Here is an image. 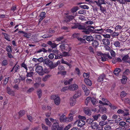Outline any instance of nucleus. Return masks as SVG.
Here are the masks:
<instances>
[{
  "label": "nucleus",
  "mask_w": 130,
  "mask_h": 130,
  "mask_svg": "<svg viewBox=\"0 0 130 130\" xmlns=\"http://www.w3.org/2000/svg\"><path fill=\"white\" fill-rule=\"evenodd\" d=\"M42 52H43L44 53H46L47 52V51L44 48H43L36 51V53H40Z\"/></svg>",
  "instance_id": "27"
},
{
  "label": "nucleus",
  "mask_w": 130,
  "mask_h": 130,
  "mask_svg": "<svg viewBox=\"0 0 130 130\" xmlns=\"http://www.w3.org/2000/svg\"><path fill=\"white\" fill-rule=\"evenodd\" d=\"M78 9V7H76L73 8L71 9V11L72 12H76Z\"/></svg>",
  "instance_id": "64"
},
{
  "label": "nucleus",
  "mask_w": 130,
  "mask_h": 130,
  "mask_svg": "<svg viewBox=\"0 0 130 130\" xmlns=\"http://www.w3.org/2000/svg\"><path fill=\"white\" fill-rule=\"evenodd\" d=\"M84 81L86 84L87 85L91 86L92 84L91 81L88 78H85L84 79Z\"/></svg>",
  "instance_id": "23"
},
{
  "label": "nucleus",
  "mask_w": 130,
  "mask_h": 130,
  "mask_svg": "<svg viewBox=\"0 0 130 130\" xmlns=\"http://www.w3.org/2000/svg\"><path fill=\"white\" fill-rule=\"evenodd\" d=\"M91 97H88L86 99L85 101V103L86 105H87L88 103L90 102Z\"/></svg>",
  "instance_id": "41"
},
{
  "label": "nucleus",
  "mask_w": 130,
  "mask_h": 130,
  "mask_svg": "<svg viewBox=\"0 0 130 130\" xmlns=\"http://www.w3.org/2000/svg\"><path fill=\"white\" fill-rule=\"evenodd\" d=\"M107 123V122H105L104 121H102L100 122L99 125L101 126H103L104 125H106Z\"/></svg>",
  "instance_id": "43"
},
{
  "label": "nucleus",
  "mask_w": 130,
  "mask_h": 130,
  "mask_svg": "<svg viewBox=\"0 0 130 130\" xmlns=\"http://www.w3.org/2000/svg\"><path fill=\"white\" fill-rule=\"evenodd\" d=\"M74 16L72 15H68L66 17L64 21L67 22H68L73 19Z\"/></svg>",
  "instance_id": "12"
},
{
  "label": "nucleus",
  "mask_w": 130,
  "mask_h": 130,
  "mask_svg": "<svg viewBox=\"0 0 130 130\" xmlns=\"http://www.w3.org/2000/svg\"><path fill=\"white\" fill-rule=\"evenodd\" d=\"M19 115L20 116H22L25 114V111L24 110H21L19 112Z\"/></svg>",
  "instance_id": "51"
},
{
  "label": "nucleus",
  "mask_w": 130,
  "mask_h": 130,
  "mask_svg": "<svg viewBox=\"0 0 130 130\" xmlns=\"http://www.w3.org/2000/svg\"><path fill=\"white\" fill-rule=\"evenodd\" d=\"M85 27L84 26H82L81 25L77 24H75L74 26L72 27V29H74L76 28H78V29H83L84 30L85 28Z\"/></svg>",
  "instance_id": "10"
},
{
  "label": "nucleus",
  "mask_w": 130,
  "mask_h": 130,
  "mask_svg": "<svg viewBox=\"0 0 130 130\" xmlns=\"http://www.w3.org/2000/svg\"><path fill=\"white\" fill-rule=\"evenodd\" d=\"M102 42L103 44L106 45H107L110 44L109 40L107 39H103Z\"/></svg>",
  "instance_id": "21"
},
{
  "label": "nucleus",
  "mask_w": 130,
  "mask_h": 130,
  "mask_svg": "<svg viewBox=\"0 0 130 130\" xmlns=\"http://www.w3.org/2000/svg\"><path fill=\"white\" fill-rule=\"evenodd\" d=\"M61 63L62 64H66L68 66H70V64L68 62H67L66 61H64L63 59L61 60Z\"/></svg>",
  "instance_id": "58"
},
{
  "label": "nucleus",
  "mask_w": 130,
  "mask_h": 130,
  "mask_svg": "<svg viewBox=\"0 0 130 130\" xmlns=\"http://www.w3.org/2000/svg\"><path fill=\"white\" fill-rule=\"evenodd\" d=\"M73 118V115L72 114H70L69 115L68 117L67 118V122L71 121L72 120Z\"/></svg>",
  "instance_id": "26"
},
{
  "label": "nucleus",
  "mask_w": 130,
  "mask_h": 130,
  "mask_svg": "<svg viewBox=\"0 0 130 130\" xmlns=\"http://www.w3.org/2000/svg\"><path fill=\"white\" fill-rule=\"evenodd\" d=\"M126 123L124 121H121L119 123V125L122 127H125L126 126Z\"/></svg>",
  "instance_id": "48"
},
{
  "label": "nucleus",
  "mask_w": 130,
  "mask_h": 130,
  "mask_svg": "<svg viewBox=\"0 0 130 130\" xmlns=\"http://www.w3.org/2000/svg\"><path fill=\"white\" fill-rule=\"evenodd\" d=\"M123 27V26H121L120 25H118L116 26L115 28V31H120L122 29Z\"/></svg>",
  "instance_id": "35"
},
{
  "label": "nucleus",
  "mask_w": 130,
  "mask_h": 130,
  "mask_svg": "<svg viewBox=\"0 0 130 130\" xmlns=\"http://www.w3.org/2000/svg\"><path fill=\"white\" fill-rule=\"evenodd\" d=\"M84 112L88 116L90 115L91 113V111L89 109L85 110Z\"/></svg>",
  "instance_id": "34"
},
{
  "label": "nucleus",
  "mask_w": 130,
  "mask_h": 130,
  "mask_svg": "<svg viewBox=\"0 0 130 130\" xmlns=\"http://www.w3.org/2000/svg\"><path fill=\"white\" fill-rule=\"evenodd\" d=\"M68 89L69 90V87H65L63 88L61 90V92L64 91L66 90H67Z\"/></svg>",
  "instance_id": "56"
},
{
  "label": "nucleus",
  "mask_w": 130,
  "mask_h": 130,
  "mask_svg": "<svg viewBox=\"0 0 130 130\" xmlns=\"http://www.w3.org/2000/svg\"><path fill=\"white\" fill-rule=\"evenodd\" d=\"M41 126L42 129L43 130H48V127L45 125L44 124H42L41 125Z\"/></svg>",
  "instance_id": "52"
},
{
  "label": "nucleus",
  "mask_w": 130,
  "mask_h": 130,
  "mask_svg": "<svg viewBox=\"0 0 130 130\" xmlns=\"http://www.w3.org/2000/svg\"><path fill=\"white\" fill-rule=\"evenodd\" d=\"M59 126L58 122H54L52 126V130H63V127Z\"/></svg>",
  "instance_id": "6"
},
{
  "label": "nucleus",
  "mask_w": 130,
  "mask_h": 130,
  "mask_svg": "<svg viewBox=\"0 0 130 130\" xmlns=\"http://www.w3.org/2000/svg\"><path fill=\"white\" fill-rule=\"evenodd\" d=\"M21 66L22 67L24 68L26 70V72H27V71L28 70L27 66L26 64L24 62H23L21 64Z\"/></svg>",
  "instance_id": "33"
},
{
  "label": "nucleus",
  "mask_w": 130,
  "mask_h": 130,
  "mask_svg": "<svg viewBox=\"0 0 130 130\" xmlns=\"http://www.w3.org/2000/svg\"><path fill=\"white\" fill-rule=\"evenodd\" d=\"M36 71L37 72L39 75H42L45 73L43 70L42 66L40 65H38L36 67Z\"/></svg>",
  "instance_id": "5"
},
{
  "label": "nucleus",
  "mask_w": 130,
  "mask_h": 130,
  "mask_svg": "<svg viewBox=\"0 0 130 130\" xmlns=\"http://www.w3.org/2000/svg\"><path fill=\"white\" fill-rule=\"evenodd\" d=\"M100 110L101 112L106 113L107 112L106 108L104 107H101L100 108Z\"/></svg>",
  "instance_id": "32"
},
{
  "label": "nucleus",
  "mask_w": 130,
  "mask_h": 130,
  "mask_svg": "<svg viewBox=\"0 0 130 130\" xmlns=\"http://www.w3.org/2000/svg\"><path fill=\"white\" fill-rule=\"evenodd\" d=\"M45 121L46 124L50 126H51L52 125L51 122L49 121V120L47 119H45Z\"/></svg>",
  "instance_id": "39"
},
{
  "label": "nucleus",
  "mask_w": 130,
  "mask_h": 130,
  "mask_svg": "<svg viewBox=\"0 0 130 130\" xmlns=\"http://www.w3.org/2000/svg\"><path fill=\"white\" fill-rule=\"evenodd\" d=\"M91 100L92 104L94 105L96 101V100L94 98H91Z\"/></svg>",
  "instance_id": "54"
},
{
  "label": "nucleus",
  "mask_w": 130,
  "mask_h": 130,
  "mask_svg": "<svg viewBox=\"0 0 130 130\" xmlns=\"http://www.w3.org/2000/svg\"><path fill=\"white\" fill-rule=\"evenodd\" d=\"M106 77L105 75L104 74H102L97 79V81L98 82L102 81L104 79L106 78Z\"/></svg>",
  "instance_id": "13"
},
{
  "label": "nucleus",
  "mask_w": 130,
  "mask_h": 130,
  "mask_svg": "<svg viewBox=\"0 0 130 130\" xmlns=\"http://www.w3.org/2000/svg\"><path fill=\"white\" fill-rule=\"evenodd\" d=\"M69 56V53L68 52H63L62 54V56L66 57Z\"/></svg>",
  "instance_id": "63"
},
{
  "label": "nucleus",
  "mask_w": 130,
  "mask_h": 130,
  "mask_svg": "<svg viewBox=\"0 0 130 130\" xmlns=\"http://www.w3.org/2000/svg\"><path fill=\"white\" fill-rule=\"evenodd\" d=\"M101 58L102 60L103 61H105L108 58L109 59L111 58V57L108 54L105 53L101 55Z\"/></svg>",
  "instance_id": "8"
},
{
  "label": "nucleus",
  "mask_w": 130,
  "mask_h": 130,
  "mask_svg": "<svg viewBox=\"0 0 130 130\" xmlns=\"http://www.w3.org/2000/svg\"><path fill=\"white\" fill-rule=\"evenodd\" d=\"M47 43L49 45L51 46L52 48H54L57 46L59 44H57L55 43H52V42L50 41H48L47 42Z\"/></svg>",
  "instance_id": "14"
},
{
  "label": "nucleus",
  "mask_w": 130,
  "mask_h": 130,
  "mask_svg": "<svg viewBox=\"0 0 130 130\" xmlns=\"http://www.w3.org/2000/svg\"><path fill=\"white\" fill-rule=\"evenodd\" d=\"M122 60L125 61L129 63L130 64V58H128V55H126L124 56L122 58Z\"/></svg>",
  "instance_id": "19"
},
{
  "label": "nucleus",
  "mask_w": 130,
  "mask_h": 130,
  "mask_svg": "<svg viewBox=\"0 0 130 130\" xmlns=\"http://www.w3.org/2000/svg\"><path fill=\"white\" fill-rule=\"evenodd\" d=\"M60 62L58 61L57 62L53 64L52 62L48 59H45L44 61V63L47 66H49L51 69H53L57 67L59 64L60 63Z\"/></svg>",
  "instance_id": "1"
},
{
  "label": "nucleus",
  "mask_w": 130,
  "mask_h": 130,
  "mask_svg": "<svg viewBox=\"0 0 130 130\" xmlns=\"http://www.w3.org/2000/svg\"><path fill=\"white\" fill-rule=\"evenodd\" d=\"M60 50L62 51H67L68 52L71 50V47L67 44L62 43L59 46Z\"/></svg>",
  "instance_id": "2"
},
{
  "label": "nucleus",
  "mask_w": 130,
  "mask_h": 130,
  "mask_svg": "<svg viewBox=\"0 0 130 130\" xmlns=\"http://www.w3.org/2000/svg\"><path fill=\"white\" fill-rule=\"evenodd\" d=\"M117 113L119 114H122L124 113V111L122 109H119L117 111Z\"/></svg>",
  "instance_id": "60"
},
{
  "label": "nucleus",
  "mask_w": 130,
  "mask_h": 130,
  "mask_svg": "<svg viewBox=\"0 0 130 130\" xmlns=\"http://www.w3.org/2000/svg\"><path fill=\"white\" fill-rule=\"evenodd\" d=\"M6 50L7 52H12L11 46L10 45H9L6 47Z\"/></svg>",
  "instance_id": "42"
},
{
  "label": "nucleus",
  "mask_w": 130,
  "mask_h": 130,
  "mask_svg": "<svg viewBox=\"0 0 130 130\" xmlns=\"http://www.w3.org/2000/svg\"><path fill=\"white\" fill-rule=\"evenodd\" d=\"M76 100L75 99L72 98H71L70 100V104L71 106H73L76 103Z\"/></svg>",
  "instance_id": "20"
},
{
  "label": "nucleus",
  "mask_w": 130,
  "mask_h": 130,
  "mask_svg": "<svg viewBox=\"0 0 130 130\" xmlns=\"http://www.w3.org/2000/svg\"><path fill=\"white\" fill-rule=\"evenodd\" d=\"M121 71V70L120 68H118L116 69L114 71V73L116 75L118 76L119 75V73Z\"/></svg>",
  "instance_id": "25"
},
{
  "label": "nucleus",
  "mask_w": 130,
  "mask_h": 130,
  "mask_svg": "<svg viewBox=\"0 0 130 130\" xmlns=\"http://www.w3.org/2000/svg\"><path fill=\"white\" fill-rule=\"evenodd\" d=\"M37 95L38 96V97L39 98H40L42 95V91L40 89L37 91Z\"/></svg>",
  "instance_id": "45"
},
{
  "label": "nucleus",
  "mask_w": 130,
  "mask_h": 130,
  "mask_svg": "<svg viewBox=\"0 0 130 130\" xmlns=\"http://www.w3.org/2000/svg\"><path fill=\"white\" fill-rule=\"evenodd\" d=\"M77 121L78 122L77 126L78 127H82L84 125L85 123V121L83 120H78Z\"/></svg>",
  "instance_id": "17"
},
{
  "label": "nucleus",
  "mask_w": 130,
  "mask_h": 130,
  "mask_svg": "<svg viewBox=\"0 0 130 130\" xmlns=\"http://www.w3.org/2000/svg\"><path fill=\"white\" fill-rule=\"evenodd\" d=\"M110 52L111 55L112 56L114 57L115 56V53L114 51L111 50H110Z\"/></svg>",
  "instance_id": "53"
},
{
  "label": "nucleus",
  "mask_w": 130,
  "mask_h": 130,
  "mask_svg": "<svg viewBox=\"0 0 130 130\" xmlns=\"http://www.w3.org/2000/svg\"><path fill=\"white\" fill-rule=\"evenodd\" d=\"M127 77L126 76H123L121 80V82L122 84H125L127 79Z\"/></svg>",
  "instance_id": "24"
},
{
  "label": "nucleus",
  "mask_w": 130,
  "mask_h": 130,
  "mask_svg": "<svg viewBox=\"0 0 130 130\" xmlns=\"http://www.w3.org/2000/svg\"><path fill=\"white\" fill-rule=\"evenodd\" d=\"M7 93L8 94L11 96H14L15 95L14 92L11 90V89L9 87H7Z\"/></svg>",
  "instance_id": "16"
},
{
  "label": "nucleus",
  "mask_w": 130,
  "mask_h": 130,
  "mask_svg": "<svg viewBox=\"0 0 130 130\" xmlns=\"http://www.w3.org/2000/svg\"><path fill=\"white\" fill-rule=\"evenodd\" d=\"M101 115L100 114H98L93 116V117L94 119V120H96Z\"/></svg>",
  "instance_id": "46"
},
{
  "label": "nucleus",
  "mask_w": 130,
  "mask_h": 130,
  "mask_svg": "<svg viewBox=\"0 0 130 130\" xmlns=\"http://www.w3.org/2000/svg\"><path fill=\"white\" fill-rule=\"evenodd\" d=\"M105 0H98V1H94V3H95L98 6H101L102 4H104Z\"/></svg>",
  "instance_id": "18"
},
{
  "label": "nucleus",
  "mask_w": 130,
  "mask_h": 130,
  "mask_svg": "<svg viewBox=\"0 0 130 130\" xmlns=\"http://www.w3.org/2000/svg\"><path fill=\"white\" fill-rule=\"evenodd\" d=\"M58 69L60 71L61 70H64V68L63 66L60 65L58 66Z\"/></svg>",
  "instance_id": "62"
},
{
  "label": "nucleus",
  "mask_w": 130,
  "mask_h": 130,
  "mask_svg": "<svg viewBox=\"0 0 130 130\" xmlns=\"http://www.w3.org/2000/svg\"><path fill=\"white\" fill-rule=\"evenodd\" d=\"M18 62H17L15 66L10 71L11 72H12L13 70L14 71L13 72L14 73H15L18 70H19L20 68V66L19 65H17Z\"/></svg>",
  "instance_id": "11"
},
{
  "label": "nucleus",
  "mask_w": 130,
  "mask_h": 130,
  "mask_svg": "<svg viewBox=\"0 0 130 130\" xmlns=\"http://www.w3.org/2000/svg\"><path fill=\"white\" fill-rule=\"evenodd\" d=\"M111 127L109 125H106L104 127V129L105 130H111Z\"/></svg>",
  "instance_id": "57"
},
{
  "label": "nucleus",
  "mask_w": 130,
  "mask_h": 130,
  "mask_svg": "<svg viewBox=\"0 0 130 130\" xmlns=\"http://www.w3.org/2000/svg\"><path fill=\"white\" fill-rule=\"evenodd\" d=\"M69 87V90L72 91L76 90L78 88V85L75 84L71 85Z\"/></svg>",
  "instance_id": "9"
},
{
  "label": "nucleus",
  "mask_w": 130,
  "mask_h": 130,
  "mask_svg": "<svg viewBox=\"0 0 130 130\" xmlns=\"http://www.w3.org/2000/svg\"><path fill=\"white\" fill-rule=\"evenodd\" d=\"M119 35V33L114 32L112 33L111 35L112 37H116L118 36Z\"/></svg>",
  "instance_id": "50"
},
{
  "label": "nucleus",
  "mask_w": 130,
  "mask_h": 130,
  "mask_svg": "<svg viewBox=\"0 0 130 130\" xmlns=\"http://www.w3.org/2000/svg\"><path fill=\"white\" fill-rule=\"evenodd\" d=\"M80 7L81 8L84 9H88L89 8L88 6L86 5H80Z\"/></svg>",
  "instance_id": "47"
},
{
  "label": "nucleus",
  "mask_w": 130,
  "mask_h": 130,
  "mask_svg": "<svg viewBox=\"0 0 130 130\" xmlns=\"http://www.w3.org/2000/svg\"><path fill=\"white\" fill-rule=\"evenodd\" d=\"M127 94V93H126L124 91H122L120 95L122 97H124Z\"/></svg>",
  "instance_id": "59"
},
{
  "label": "nucleus",
  "mask_w": 130,
  "mask_h": 130,
  "mask_svg": "<svg viewBox=\"0 0 130 130\" xmlns=\"http://www.w3.org/2000/svg\"><path fill=\"white\" fill-rule=\"evenodd\" d=\"M8 62L7 60L5 59L3 60L2 63V66H5L7 65L8 64Z\"/></svg>",
  "instance_id": "38"
},
{
  "label": "nucleus",
  "mask_w": 130,
  "mask_h": 130,
  "mask_svg": "<svg viewBox=\"0 0 130 130\" xmlns=\"http://www.w3.org/2000/svg\"><path fill=\"white\" fill-rule=\"evenodd\" d=\"M114 45L116 47H120V43L119 41H115L113 43Z\"/></svg>",
  "instance_id": "30"
},
{
  "label": "nucleus",
  "mask_w": 130,
  "mask_h": 130,
  "mask_svg": "<svg viewBox=\"0 0 130 130\" xmlns=\"http://www.w3.org/2000/svg\"><path fill=\"white\" fill-rule=\"evenodd\" d=\"M45 14L46 13L45 12H41L39 16V17L40 18L39 19V22L41 21L45 17Z\"/></svg>",
  "instance_id": "15"
},
{
  "label": "nucleus",
  "mask_w": 130,
  "mask_h": 130,
  "mask_svg": "<svg viewBox=\"0 0 130 130\" xmlns=\"http://www.w3.org/2000/svg\"><path fill=\"white\" fill-rule=\"evenodd\" d=\"M50 77V75H47L44 77L43 78L42 80L43 81H46L47 79L48 78Z\"/></svg>",
  "instance_id": "61"
},
{
  "label": "nucleus",
  "mask_w": 130,
  "mask_h": 130,
  "mask_svg": "<svg viewBox=\"0 0 130 130\" xmlns=\"http://www.w3.org/2000/svg\"><path fill=\"white\" fill-rule=\"evenodd\" d=\"M86 39L89 42L93 40L94 38L92 36H86Z\"/></svg>",
  "instance_id": "28"
},
{
  "label": "nucleus",
  "mask_w": 130,
  "mask_h": 130,
  "mask_svg": "<svg viewBox=\"0 0 130 130\" xmlns=\"http://www.w3.org/2000/svg\"><path fill=\"white\" fill-rule=\"evenodd\" d=\"M101 29H98L96 30V31H100ZM95 30H94L91 28H89V27H87L86 28L85 27L84 30L83 31V32H84L85 34H89L90 33H95L96 32Z\"/></svg>",
  "instance_id": "4"
},
{
  "label": "nucleus",
  "mask_w": 130,
  "mask_h": 130,
  "mask_svg": "<svg viewBox=\"0 0 130 130\" xmlns=\"http://www.w3.org/2000/svg\"><path fill=\"white\" fill-rule=\"evenodd\" d=\"M58 115L60 116L59 120L61 122H67V117L63 114H62L61 115L60 114H58Z\"/></svg>",
  "instance_id": "7"
},
{
  "label": "nucleus",
  "mask_w": 130,
  "mask_h": 130,
  "mask_svg": "<svg viewBox=\"0 0 130 130\" xmlns=\"http://www.w3.org/2000/svg\"><path fill=\"white\" fill-rule=\"evenodd\" d=\"M81 95V93L80 91H77L75 94L73 96V98L76 99L79 96Z\"/></svg>",
  "instance_id": "29"
},
{
  "label": "nucleus",
  "mask_w": 130,
  "mask_h": 130,
  "mask_svg": "<svg viewBox=\"0 0 130 130\" xmlns=\"http://www.w3.org/2000/svg\"><path fill=\"white\" fill-rule=\"evenodd\" d=\"M2 34L4 35V36L5 38L7 40L10 41L9 36L8 34H6L4 33H3Z\"/></svg>",
  "instance_id": "36"
},
{
  "label": "nucleus",
  "mask_w": 130,
  "mask_h": 130,
  "mask_svg": "<svg viewBox=\"0 0 130 130\" xmlns=\"http://www.w3.org/2000/svg\"><path fill=\"white\" fill-rule=\"evenodd\" d=\"M34 90V89L33 87H31L28 89L27 91V92L28 93H30L33 91Z\"/></svg>",
  "instance_id": "49"
},
{
  "label": "nucleus",
  "mask_w": 130,
  "mask_h": 130,
  "mask_svg": "<svg viewBox=\"0 0 130 130\" xmlns=\"http://www.w3.org/2000/svg\"><path fill=\"white\" fill-rule=\"evenodd\" d=\"M102 100L104 102V103H108V104L106 105H109L110 104V102L104 98H102Z\"/></svg>",
  "instance_id": "44"
},
{
  "label": "nucleus",
  "mask_w": 130,
  "mask_h": 130,
  "mask_svg": "<svg viewBox=\"0 0 130 130\" xmlns=\"http://www.w3.org/2000/svg\"><path fill=\"white\" fill-rule=\"evenodd\" d=\"M26 83L28 84H32L34 83L33 81L31 79H26Z\"/></svg>",
  "instance_id": "37"
},
{
  "label": "nucleus",
  "mask_w": 130,
  "mask_h": 130,
  "mask_svg": "<svg viewBox=\"0 0 130 130\" xmlns=\"http://www.w3.org/2000/svg\"><path fill=\"white\" fill-rule=\"evenodd\" d=\"M99 45L98 42L97 41L94 40L93 41L92 45L94 47H96Z\"/></svg>",
  "instance_id": "31"
},
{
  "label": "nucleus",
  "mask_w": 130,
  "mask_h": 130,
  "mask_svg": "<svg viewBox=\"0 0 130 130\" xmlns=\"http://www.w3.org/2000/svg\"><path fill=\"white\" fill-rule=\"evenodd\" d=\"M51 100L54 101L55 104L57 105H58L60 103V99L59 96L57 95H53L50 97Z\"/></svg>",
  "instance_id": "3"
},
{
  "label": "nucleus",
  "mask_w": 130,
  "mask_h": 130,
  "mask_svg": "<svg viewBox=\"0 0 130 130\" xmlns=\"http://www.w3.org/2000/svg\"><path fill=\"white\" fill-rule=\"evenodd\" d=\"M84 77L85 78H87L89 76V74L87 73H84L83 75Z\"/></svg>",
  "instance_id": "55"
},
{
  "label": "nucleus",
  "mask_w": 130,
  "mask_h": 130,
  "mask_svg": "<svg viewBox=\"0 0 130 130\" xmlns=\"http://www.w3.org/2000/svg\"><path fill=\"white\" fill-rule=\"evenodd\" d=\"M98 126V125L96 122L92 123L91 125V127L94 129H96Z\"/></svg>",
  "instance_id": "22"
},
{
  "label": "nucleus",
  "mask_w": 130,
  "mask_h": 130,
  "mask_svg": "<svg viewBox=\"0 0 130 130\" xmlns=\"http://www.w3.org/2000/svg\"><path fill=\"white\" fill-rule=\"evenodd\" d=\"M100 7V10L103 13L106 12V9L105 8L101 6H99Z\"/></svg>",
  "instance_id": "40"
}]
</instances>
